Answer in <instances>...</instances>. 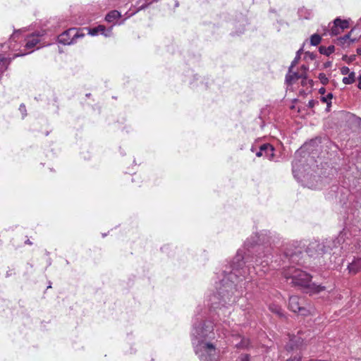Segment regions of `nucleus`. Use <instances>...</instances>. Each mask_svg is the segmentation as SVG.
I'll return each mask as SVG.
<instances>
[{
    "label": "nucleus",
    "instance_id": "37998d69",
    "mask_svg": "<svg viewBox=\"0 0 361 361\" xmlns=\"http://www.w3.org/2000/svg\"><path fill=\"white\" fill-rule=\"evenodd\" d=\"M357 53L359 54V55H361V48H358L357 49Z\"/></svg>",
    "mask_w": 361,
    "mask_h": 361
},
{
    "label": "nucleus",
    "instance_id": "ea45409f",
    "mask_svg": "<svg viewBox=\"0 0 361 361\" xmlns=\"http://www.w3.org/2000/svg\"><path fill=\"white\" fill-rule=\"evenodd\" d=\"M149 4H145L142 5V6L140 7L139 10H142V9H145V8H146L148 6V5H149Z\"/></svg>",
    "mask_w": 361,
    "mask_h": 361
},
{
    "label": "nucleus",
    "instance_id": "f704fd0d",
    "mask_svg": "<svg viewBox=\"0 0 361 361\" xmlns=\"http://www.w3.org/2000/svg\"><path fill=\"white\" fill-rule=\"evenodd\" d=\"M19 110L20 111V112L25 116L26 115L25 112H26V109H25V106L22 104L20 105V107H19Z\"/></svg>",
    "mask_w": 361,
    "mask_h": 361
},
{
    "label": "nucleus",
    "instance_id": "49530a36",
    "mask_svg": "<svg viewBox=\"0 0 361 361\" xmlns=\"http://www.w3.org/2000/svg\"><path fill=\"white\" fill-rule=\"evenodd\" d=\"M26 243H27V244H31V242H30L29 240H27L26 241Z\"/></svg>",
    "mask_w": 361,
    "mask_h": 361
},
{
    "label": "nucleus",
    "instance_id": "c9c22d12",
    "mask_svg": "<svg viewBox=\"0 0 361 361\" xmlns=\"http://www.w3.org/2000/svg\"><path fill=\"white\" fill-rule=\"evenodd\" d=\"M308 70V67L305 65H302L301 66V71H302L300 73H302L303 75H305L307 76V71Z\"/></svg>",
    "mask_w": 361,
    "mask_h": 361
},
{
    "label": "nucleus",
    "instance_id": "7ed1b4c3",
    "mask_svg": "<svg viewBox=\"0 0 361 361\" xmlns=\"http://www.w3.org/2000/svg\"><path fill=\"white\" fill-rule=\"evenodd\" d=\"M357 239L352 236L348 229L344 228L335 239L326 240L323 242L314 240L311 242L306 250L310 257H315L324 253H332L340 257L346 256L360 248Z\"/></svg>",
    "mask_w": 361,
    "mask_h": 361
},
{
    "label": "nucleus",
    "instance_id": "bb28decb",
    "mask_svg": "<svg viewBox=\"0 0 361 361\" xmlns=\"http://www.w3.org/2000/svg\"><path fill=\"white\" fill-rule=\"evenodd\" d=\"M250 341L247 338H242L240 343H235V345L237 348H247L249 346Z\"/></svg>",
    "mask_w": 361,
    "mask_h": 361
},
{
    "label": "nucleus",
    "instance_id": "f03ea898",
    "mask_svg": "<svg viewBox=\"0 0 361 361\" xmlns=\"http://www.w3.org/2000/svg\"><path fill=\"white\" fill-rule=\"evenodd\" d=\"M191 336L195 354L200 361H219V351L212 343L207 341L215 338L212 322H202L200 318L195 317Z\"/></svg>",
    "mask_w": 361,
    "mask_h": 361
},
{
    "label": "nucleus",
    "instance_id": "b1692460",
    "mask_svg": "<svg viewBox=\"0 0 361 361\" xmlns=\"http://www.w3.org/2000/svg\"><path fill=\"white\" fill-rule=\"evenodd\" d=\"M322 37L318 34H314L310 37V44L312 46L318 45L321 42Z\"/></svg>",
    "mask_w": 361,
    "mask_h": 361
},
{
    "label": "nucleus",
    "instance_id": "2f4dec72",
    "mask_svg": "<svg viewBox=\"0 0 361 361\" xmlns=\"http://www.w3.org/2000/svg\"><path fill=\"white\" fill-rule=\"evenodd\" d=\"M341 73L342 75H347V74H349L350 73V69L347 66H343L341 68Z\"/></svg>",
    "mask_w": 361,
    "mask_h": 361
},
{
    "label": "nucleus",
    "instance_id": "c756f323",
    "mask_svg": "<svg viewBox=\"0 0 361 361\" xmlns=\"http://www.w3.org/2000/svg\"><path fill=\"white\" fill-rule=\"evenodd\" d=\"M236 361H250V355L247 354L240 355Z\"/></svg>",
    "mask_w": 361,
    "mask_h": 361
},
{
    "label": "nucleus",
    "instance_id": "9d476101",
    "mask_svg": "<svg viewBox=\"0 0 361 361\" xmlns=\"http://www.w3.org/2000/svg\"><path fill=\"white\" fill-rule=\"evenodd\" d=\"M298 154H299V152H296L295 157H297ZM301 162H302L301 160H299V159H297L296 158H295V159L293 161V163H292L293 174L294 177L298 180H299L301 178L305 176H304V171H305L304 166L302 164Z\"/></svg>",
    "mask_w": 361,
    "mask_h": 361
},
{
    "label": "nucleus",
    "instance_id": "393cba45",
    "mask_svg": "<svg viewBox=\"0 0 361 361\" xmlns=\"http://www.w3.org/2000/svg\"><path fill=\"white\" fill-rule=\"evenodd\" d=\"M302 51V49H299L297 51L296 56H295V59H293V61H292L291 65L289 68V72H290L291 68H293L298 63V61L300 59V54H301Z\"/></svg>",
    "mask_w": 361,
    "mask_h": 361
},
{
    "label": "nucleus",
    "instance_id": "7c9ffc66",
    "mask_svg": "<svg viewBox=\"0 0 361 361\" xmlns=\"http://www.w3.org/2000/svg\"><path fill=\"white\" fill-rule=\"evenodd\" d=\"M355 59V55H352V56H350L349 57H348L347 56H344L343 57V60H344L345 61H346L348 63L353 62Z\"/></svg>",
    "mask_w": 361,
    "mask_h": 361
},
{
    "label": "nucleus",
    "instance_id": "a878e982",
    "mask_svg": "<svg viewBox=\"0 0 361 361\" xmlns=\"http://www.w3.org/2000/svg\"><path fill=\"white\" fill-rule=\"evenodd\" d=\"M11 61L3 55H0V66L6 70L9 65Z\"/></svg>",
    "mask_w": 361,
    "mask_h": 361
},
{
    "label": "nucleus",
    "instance_id": "dca6fc26",
    "mask_svg": "<svg viewBox=\"0 0 361 361\" xmlns=\"http://www.w3.org/2000/svg\"><path fill=\"white\" fill-rule=\"evenodd\" d=\"M263 157H266L269 160H273L274 157V148L270 144H264Z\"/></svg>",
    "mask_w": 361,
    "mask_h": 361
},
{
    "label": "nucleus",
    "instance_id": "58836bf2",
    "mask_svg": "<svg viewBox=\"0 0 361 361\" xmlns=\"http://www.w3.org/2000/svg\"><path fill=\"white\" fill-rule=\"evenodd\" d=\"M357 87L361 90V74L358 77V84Z\"/></svg>",
    "mask_w": 361,
    "mask_h": 361
},
{
    "label": "nucleus",
    "instance_id": "79ce46f5",
    "mask_svg": "<svg viewBox=\"0 0 361 361\" xmlns=\"http://www.w3.org/2000/svg\"><path fill=\"white\" fill-rule=\"evenodd\" d=\"M331 62H327V63H326L324 64V66H325L326 68H328V67L331 66Z\"/></svg>",
    "mask_w": 361,
    "mask_h": 361
},
{
    "label": "nucleus",
    "instance_id": "39448f33",
    "mask_svg": "<svg viewBox=\"0 0 361 361\" xmlns=\"http://www.w3.org/2000/svg\"><path fill=\"white\" fill-rule=\"evenodd\" d=\"M283 274L288 281L290 280V283L303 288L310 294L319 293L325 289L324 286L311 283L312 276L309 274L294 267L284 269Z\"/></svg>",
    "mask_w": 361,
    "mask_h": 361
},
{
    "label": "nucleus",
    "instance_id": "a19ab883",
    "mask_svg": "<svg viewBox=\"0 0 361 361\" xmlns=\"http://www.w3.org/2000/svg\"><path fill=\"white\" fill-rule=\"evenodd\" d=\"M319 92L320 94H324V92H325V89H324V87L320 88V89H319Z\"/></svg>",
    "mask_w": 361,
    "mask_h": 361
},
{
    "label": "nucleus",
    "instance_id": "c85d7f7f",
    "mask_svg": "<svg viewBox=\"0 0 361 361\" xmlns=\"http://www.w3.org/2000/svg\"><path fill=\"white\" fill-rule=\"evenodd\" d=\"M318 78L323 85H326L329 82V78L323 73L319 74Z\"/></svg>",
    "mask_w": 361,
    "mask_h": 361
},
{
    "label": "nucleus",
    "instance_id": "0eeeda50",
    "mask_svg": "<svg viewBox=\"0 0 361 361\" xmlns=\"http://www.w3.org/2000/svg\"><path fill=\"white\" fill-rule=\"evenodd\" d=\"M42 35H39V34H32L28 37H27L25 39V49L26 50H27V52H19V53H17L14 55V57H18V56H24V55H26L27 54H30L31 52L33 51L34 50V48L35 47H37V45L38 44L40 43L41 42V39L40 37H42Z\"/></svg>",
    "mask_w": 361,
    "mask_h": 361
},
{
    "label": "nucleus",
    "instance_id": "4468645a",
    "mask_svg": "<svg viewBox=\"0 0 361 361\" xmlns=\"http://www.w3.org/2000/svg\"><path fill=\"white\" fill-rule=\"evenodd\" d=\"M300 78L302 79V83H304V80L307 79V76L300 73H293L292 74L286 75V81L288 84L291 85L294 81Z\"/></svg>",
    "mask_w": 361,
    "mask_h": 361
},
{
    "label": "nucleus",
    "instance_id": "cd10ccee",
    "mask_svg": "<svg viewBox=\"0 0 361 361\" xmlns=\"http://www.w3.org/2000/svg\"><path fill=\"white\" fill-rule=\"evenodd\" d=\"M341 32H342V30H341V29L339 28L338 25H335L334 23V25L331 28V35H338Z\"/></svg>",
    "mask_w": 361,
    "mask_h": 361
},
{
    "label": "nucleus",
    "instance_id": "ddd939ff",
    "mask_svg": "<svg viewBox=\"0 0 361 361\" xmlns=\"http://www.w3.org/2000/svg\"><path fill=\"white\" fill-rule=\"evenodd\" d=\"M348 269L350 274H355L361 269V257L355 259L348 265Z\"/></svg>",
    "mask_w": 361,
    "mask_h": 361
},
{
    "label": "nucleus",
    "instance_id": "aec40b11",
    "mask_svg": "<svg viewBox=\"0 0 361 361\" xmlns=\"http://www.w3.org/2000/svg\"><path fill=\"white\" fill-rule=\"evenodd\" d=\"M334 51H335V47L334 45H330L328 47H324V46H321L319 47V52L322 54H324V55H326V56H329L330 54L334 53Z\"/></svg>",
    "mask_w": 361,
    "mask_h": 361
},
{
    "label": "nucleus",
    "instance_id": "4c0bfd02",
    "mask_svg": "<svg viewBox=\"0 0 361 361\" xmlns=\"http://www.w3.org/2000/svg\"><path fill=\"white\" fill-rule=\"evenodd\" d=\"M315 103H316V102L314 100H313V99L310 100L308 102V106L310 108H312L314 106Z\"/></svg>",
    "mask_w": 361,
    "mask_h": 361
},
{
    "label": "nucleus",
    "instance_id": "9b49d317",
    "mask_svg": "<svg viewBox=\"0 0 361 361\" xmlns=\"http://www.w3.org/2000/svg\"><path fill=\"white\" fill-rule=\"evenodd\" d=\"M112 25L109 28H106L104 25H99L97 27L88 29V33L92 36L102 35L107 37L112 35Z\"/></svg>",
    "mask_w": 361,
    "mask_h": 361
},
{
    "label": "nucleus",
    "instance_id": "4be33fe9",
    "mask_svg": "<svg viewBox=\"0 0 361 361\" xmlns=\"http://www.w3.org/2000/svg\"><path fill=\"white\" fill-rule=\"evenodd\" d=\"M355 81V73L351 72L348 74V76L344 77L342 80V82L345 85H350L353 84Z\"/></svg>",
    "mask_w": 361,
    "mask_h": 361
},
{
    "label": "nucleus",
    "instance_id": "473e14b6",
    "mask_svg": "<svg viewBox=\"0 0 361 361\" xmlns=\"http://www.w3.org/2000/svg\"><path fill=\"white\" fill-rule=\"evenodd\" d=\"M264 151V145H262L260 147L259 150L256 153L257 157H263V152Z\"/></svg>",
    "mask_w": 361,
    "mask_h": 361
},
{
    "label": "nucleus",
    "instance_id": "6e6552de",
    "mask_svg": "<svg viewBox=\"0 0 361 361\" xmlns=\"http://www.w3.org/2000/svg\"><path fill=\"white\" fill-rule=\"evenodd\" d=\"M302 298L296 295H292L289 298L288 307L292 312L305 316L308 314V310L302 307Z\"/></svg>",
    "mask_w": 361,
    "mask_h": 361
},
{
    "label": "nucleus",
    "instance_id": "a211bd4d",
    "mask_svg": "<svg viewBox=\"0 0 361 361\" xmlns=\"http://www.w3.org/2000/svg\"><path fill=\"white\" fill-rule=\"evenodd\" d=\"M269 309L271 312L277 314L279 317H284L283 311L279 305L272 303L269 305Z\"/></svg>",
    "mask_w": 361,
    "mask_h": 361
},
{
    "label": "nucleus",
    "instance_id": "6ab92c4d",
    "mask_svg": "<svg viewBox=\"0 0 361 361\" xmlns=\"http://www.w3.org/2000/svg\"><path fill=\"white\" fill-rule=\"evenodd\" d=\"M20 30H16L15 31L13 35H11V38H10V45H9V48L11 49L12 50H16V47H15V45L13 44V42H17L18 40L20 39Z\"/></svg>",
    "mask_w": 361,
    "mask_h": 361
},
{
    "label": "nucleus",
    "instance_id": "c03bdc74",
    "mask_svg": "<svg viewBox=\"0 0 361 361\" xmlns=\"http://www.w3.org/2000/svg\"><path fill=\"white\" fill-rule=\"evenodd\" d=\"M215 326H216V331H219V324H216Z\"/></svg>",
    "mask_w": 361,
    "mask_h": 361
},
{
    "label": "nucleus",
    "instance_id": "2eb2a0df",
    "mask_svg": "<svg viewBox=\"0 0 361 361\" xmlns=\"http://www.w3.org/2000/svg\"><path fill=\"white\" fill-rule=\"evenodd\" d=\"M353 32V29L351 30L350 33L344 35L343 37L338 38V44L343 47H349L352 42H354L355 39H350V34Z\"/></svg>",
    "mask_w": 361,
    "mask_h": 361
},
{
    "label": "nucleus",
    "instance_id": "f8f14e48",
    "mask_svg": "<svg viewBox=\"0 0 361 361\" xmlns=\"http://www.w3.org/2000/svg\"><path fill=\"white\" fill-rule=\"evenodd\" d=\"M300 254V252H285L283 256V258L281 260L283 261V264H285L286 261L290 263H294L299 259Z\"/></svg>",
    "mask_w": 361,
    "mask_h": 361
},
{
    "label": "nucleus",
    "instance_id": "e433bc0d",
    "mask_svg": "<svg viewBox=\"0 0 361 361\" xmlns=\"http://www.w3.org/2000/svg\"><path fill=\"white\" fill-rule=\"evenodd\" d=\"M301 359H302L301 355H299V356H295L293 358H290V359L287 360L286 361H301Z\"/></svg>",
    "mask_w": 361,
    "mask_h": 361
},
{
    "label": "nucleus",
    "instance_id": "a18cd8bd",
    "mask_svg": "<svg viewBox=\"0 0 361 361\" xmlns=\"http://www.w3.org/2000/svg\"><path fill=\"white\" fill-rule=\"evenodd\" d=\"M223 323H224V324L227 325V321H226V319H224V320H223Z\"/></svg>",
    "mask_w": 361,
    "mask_h": 361
},
{
    "label": "nucleus",
    "instance_id": "412c9836",
    "mask_svg": "<svg viewBox=\"0 0 361 361\" xmlns=\"http://www.w3.org/2000/svg\"><path fill=\"white\" fill-rule=\"evenodd\" d=\"M335 25H338L341 30L343 31L345 29L348 28L349 26L348 21L347 20H341L338 18H336L334 21Z\"/></svg>",
    "mask_w": 361,
    "mask_h": 361
},
{
    "label": "nucleus",
    "instance_id": "1a4fd4ad",
    "mask_svg": "<svg viewBox=\"0 0 361 361\" xmlns=\"http://www.w3.org/2000/svg\"><path fill=\"white\" fill-rule=\"evenodd\" d=\"M304 343V339L301 337L300 333L296 336H292L289 338L288 343L286 345V350L288 352H293L300 350Z\"/></svg>",
    "mask_w": 361,
    "mask_h": 361
},
{
    "label": "nucleus",
    "instance_id": "20e7f679",
    "mask_svg": "<svg viewBox=\"0 0 361 361\" xmlns=\"http://www.w3.org/2000/svg\"><path fill=\"white\" fill-rule=\"evenodd\" d=\"M271 247L269 246V238L267 232L255 234V252L257 253L255 259V266H252L255 274L259 276L265 274L269 267L276 269L280 264L271 260L273 258L271 254Z\"/></svg>",
    "mask_w": 361,
    "mask_h": 361
},
{
    "label": "nucleus",
    "instance_id": "de8ad7c7",
    "mask_svg": "<svg viewBox=\"0 0 361 361\" xmlns=\"http://www.w3.org/2000/svg\"><path fill=\"white\" fill-rule=\"evenodd\" d=\"M42 46L41 45H39L38 47H37V49H39V47H41Z\"/></svg>",
    "mask_w": 361,
    "mask_h": 361
},
{
    "label": "nucleus",
    "instance_id": "5701e85b",
    "mask_svg": "<svg viewBox=\"0 0 361 361\" xmlns=\"http://www.w3.org/2000/svg\"><path fill=\"white\" fill-rule=\"evenodd\" d=\"M332 98H333L332 93H329L326 96L321 97V101L324 103H326V104H327V108H326L327 111L329 110V108L331 106V99Z\"/></svg>",
    "mask_w": 361,
    "mask_h": 361
},
{
    "label": "nucleus",
    "instance_id": "423d86ee",
    "mask_svg": "<svg viewBox=\"0 0 361 361\" xmlns=\"http://www.w3.org/2000/svg\"><path fill=\"white\" fill-rule=\"evenodd\" d=\"M85 34L78 28H69L60 34L57 37V42L63 45H71L77 42Z\"/></svg>",
    "mask_w": 361,
    "mask_h": 361
},
{
    "label": "nucleus",
    "instance_id": "f3484780",
    "mask_svg": "<svg viewBox=\"0 0 361 361\" xmlns=\"http://www.w3.org/2000/svg\"><path fill=\"white\" fill-rule=\"evenodd\" d=\"M121 17V13L116 10L111 11L109 12L106 17L105 20L109 23H113L115 20Z\"/></svg>",
    "mask_w": 361,
    "mask_h": 361
},
{
    "label": "nucleus",
    "instance_id": "f257e3e1",
    "mask_svg": "<svg viewBox=\"0 0 361 361\" xmlns=\"http://www.w3.org/2000/svg\"><path fill=\"white\" fill-rule=\"evenodd\" d=\"M255 251V234L244 243V249H239L228 265L222 271L218 282H216V293L209 295L208 306L211 313L214 311L217 317H227L231 313V305L235 302L238 295H233L238 283L245 281L244 285L253 279L249 262L250 253Z\"/></svg>",
    "mask_w": 361,
    "mask_h": 361
},
{
    "label": "nucleus",
    "instance_id": "72a5a7b5",
    "mask_svg": "<svg viewBox=\"0 0 361 361\" xmlns=\"http://www.w3.org/2000/svg\"><path fill=\"white\" fill-rule=\"evenodd\" d=\"M305 57H307V58H309L311 60H313L315 58V55L313 53L307 51V52L305 53Z\"/></svg>",
    "mask_w": 361,
    "mask_h": 361
}]
</instances>
